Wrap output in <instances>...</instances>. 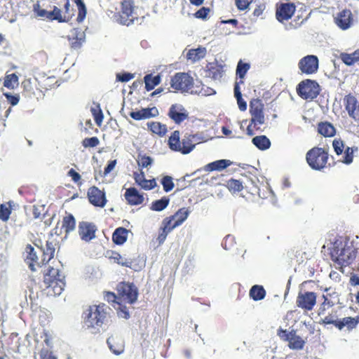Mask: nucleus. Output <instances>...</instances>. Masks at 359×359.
Returning <instances> with one entry per match:
<instances>
[{"mask_svg": "<svg viewBox=\"0 0 359 359\" xmlns=\"http://www.w3.org/2000/svg\"><path fill=\"white\" fill-rule=\"evenodd\" d=\"M4 95L6 97L7 100L11 104V105L15 106L18 104L20 100L19 95H13L10 93H4Z\"/></svg>", "mask_w": 359, "mask_h": 359, "instance_id": "59", "label": "nucleus"}, {"mask_svg": "<svg viewBox=\"0 0 359 359\" xmlns=\"http://www.w3.org/2000/svg\"><path fill=\"white\" fill-rule=\"evenodd\" d=\"M172 221H173V217H165L162 221L161 226L165 228V229H167L171 232L174 229L179 226L178 225H177V223L175 222H172Z\"/></svg>", "mask_w": 359, "mask_h": 359, "instance_id": "42", "label": "nucleus"}, {"mask_svg": "<svg viewBox=\"0 0 359 359\" xmlns=\"http://www.w3.org/2000/svg\"><path fill=\"white\" fill-rule=\"evenodd\" d=\"M188 112L181 104H172L169 110V117L175 123H180L188 118Z\"/></svg>", "mask_w": 359, "mask_h": 359, "instance_id": "16", "label": "nucleus"}, {"mask_svg": "<svg viewBox=\"0 0 359 359\" xmlns=\"http://www.w3.org/2000/svg\"><path fill=\"white\" fill-rule=\"evenodd\" d=\"M359 323V317L352 318V317H346L342 319L339 320V322L337 323V327L341 330L344 328H346L348 330H351L356 327L357 324Z\"/></svg>", "mask_w": 359, "mask_h": 359, "instance_id": "22", "label": "nucleus"}, {"mask_svg": "<svg viewBox=\"0 0 359 359\" xmlns=\"http://www.w3.org/2000/svg\"><path fill=\"white\" fill-rule=\"evenodd\" d=\"M118 300L121 302L133 304L138 295L137 289L133 283H121L117 286Z\"/></svg>", "mask_w": 359, "mask_h": 359, "instance_id": "4", "label": "nucleus"}, {"mask_svg": "<svg viewBox=\"0 0 359 359\" xmlns=\"http://www.w3.org/2000/svg\"><path fill=\"white\" fill-rule=\"evenodd\" d=\"M334 253L337 256V259L346 264H350L355 258V252L351 244H343L342 241H336L334 243Z\"/></svg>", "mask_w": 359, "mask_h": 359, "instance_id": "5", "label": "nucleus"}, {"mask_svg": "<svg viewBox=\"0 0 359 359\" xmlns=\"http://www.w3.org/2000/svg\"><path fill=\"white\" fill-rule=\"evenodd\" d=\"M327 153L319 147H315L306 154V161L309 165L314 170L323 168L327 163Z\"/></svg>", "mask_w": 359, "mask_h": 359, "instance_id": "3", "label": "nucleus"}, {"mask_svg": "<svg viewBox=\"0 0 359 359\" xmlns=\"http://www.w3.org/2000/svg\"><path fill=\"white\" fill-rule=\"evenodd\" d=\"M153 163V159L149 156H138L137 163L138 165L142 168H147L149 165H151Z\"/></svg>", "mask_w": 359, "mask_h": 359, "instance_id": "50", "label": "nucleus"}, {"mask_svg": "<svg viewBox=\"0 0 359 359\" xmlns=\"http://www.w3.org/2000/svg\"><path fill=\"white\" fill-rule=\"evenodd\" d=\"M277 334L281 339L289 342L288 346L291 349L300 350L302 349L304 346V340L299 336H297L296 332L294 330L288 332L286 330L280 328L278 330Z\"/></svg>", "mask_w": 359, "mask_h": 359, "instance_id": "8", "label": "nucleus"}, {"mask_svg": "<svg viewBox=\"0 0 359 359\" xmlns=\"http://www.w3.org/2000/svg\"><path fill=\"white\" fill-rule=\"evenodd\" d=\"M117 309V314L120 318L128 319L130 317V314L126 307H122L121 304H118Z\"/></svg>", "mask_w": 359, "mask_h": 359, "instance_id": "62", "label": "nucleus"}, {"mask_svg": "<svg viewBox=\"0 0 359 359\" xmlns=\"http://www.w3.org/2000/svg\"><path fill=\"white\" fill-rule=\"evenodd\" d=\"M318 131L325 137H332L336 133L334 127L328 122L319 123L318 126Z\"/></svg>", "mask_w": 359, "mask_h": 359, "instance_id": "27", "label": "nucleus"}, {"mask_svg": "<svg viewBox=\"0 0 359 359\" xmlns=\"http://www.w3.org/2000/svg\"><path fill=\"white\" fill-rule=\"evenodd\" d=\"M69 40H72V47L74 48H79L82 43L85 41L86 34L85 32L79 29H74L72 30L69 36Z\"/></svg>", "mask_w": 359, "mask_h": 359, "instance_id": "20", "label": "nucleus"}, {"mask_svg": "<svg viewBox=\"0 0 359 359\" xmlns=\"http://www.w3.org/2000/svg\"><path fill=\"white\" fill-rule=\"evenodd\" d=\"M168 198H162L160 200H157L153 202L151 206V209L154 211H161L168 205Z\"/></svg>", "mask_w": 359, "mask_h": 359, "instance_id": "39", "label": "nucleus"}, {"mask_svg": "<svg viewBox=\"0 0 359 359\" xmlns=\"http://www.w3.org/2000/svg\"><path fill=\"white\" fill-rule=\"evenodd\" d=\"M79 13L77 16V21L79 22H82L86 15V8L84 4H80L79 6H78Z\"/></svg>", "mask_w": 359, "mask_h": 359, "instance_id": "58", "label": "nucleus"}, {"mask_svg": "<svg viewBox=\"0 0 359 359\" xmlns=\"http://www.w3.org/2000/svg\"><path fill=\"white\" fill-rule=\"evenodd\" d=\"M56 243L53 241H48L46 242V249L43 251V255L44 258L42 260V264L43 262H48L50 259H52L54 256L55 250Z\"/></svg>", "mask_w": 359, "mask_h": 359, "instance_id": "29", "label": "nucleus"}, {"mask_svg": "<svg viewBox=\"0 0 359 359\" xmlns=\"http://www.w3.org/2000/svg\"><path fill=\"white\" fill-rule=\"evenodd\" d=\"M75 225V219L72 215L64 217L62 228L65 229L66 233H69V232L74 230Z\"/></svg>", "mask_w": 359, "mask_h": 359, "instance_id": "34", "label": "nucleus"}, {"mask_svg": "<svg viewBox=\"0 0 359 359\" xmlns=\"http://www.w3.org/2000/svg\"><path fill=\"white\" fill-rule=\"evenodd\" d=\"M135 20H137V17L133 2L131 0L123 1L120 15V22L128 26L133 24Z\"/></svg>", "mask_w": 359, "mask_h": 359, "instance_id": "9", "label": "nucleus"}, {"mask_svg": "<svg viewBox=\"0 0 359 359\" xmlns=\"http://www.w3.org/2000/svg\"><path fill=\"white\" fill-rule=\"evenodd\" d=\"M18 77L15 74L6 75L4 79V86L9 89H14L18 86Z\"/></svg>", "mask_w": 359, "mask_h": 359, "instance_id": "38", "label": "nucleus"}, {"mask_svg": "<svg viewBox=\"0 0 359 359\" xmlns=\"http://www.w3.org/2000/svg\"><path fill=\"white\" fill-rule=\"evenodd\" d=\"M100 143V141L97 137H93L90 138H86L83 141V145L85 147H95L97 146Z\"/></svg>", "mask_w": 359, "mask_h": 359, "instance_id": "51", "label": "nucleus"}, {"mask_svg": "<svg viewBox=\"0 0 359 359\" xmlns=\"http://www.w3.org/2000/svg\"><path fill=\"white\" fill-rule=\"evenodd\" d=\"M144 81L145 83V88L149 91L154 88L161 81L159 76H152L151 74H147L144 76Z\"/></svg>", "mask_w": 359, "mask_h": 359, "instance_id": "33", "label": "nucleus"}, {"mask_svg": "<svg viewBox=\"0 0 359 359\" xmlns=\"http://www.w3.org/2000/svg\"><path fill=\"white\" fill-rule=\"evenodd\" d=\"M297 93L303 99L313 100L319 93V85L312 80L303 81L298 86Z\"/></svg>", "mask_w": 359, "mask_h": 359, "instance_id": "6", "label": "nucleus"}, {"mask_svg": "<svg viewBox=\"0 0 359 359\" xmlns=\"http://www.w3.org/2000/svg\"><path fill=\"white\" fill-rule=\"evenodd\" d=\"M134 78V75L130 73L117 74L116 79L118 81L121 82H127Z\"/></svg>", "mask_w": 359, "mask_h": 359, "instance_id": "60", "label": "nucleus"}, {"mask_svg": "<svg viewBox=\"0 0 359 359\" xmlns=\"http://www.w3.org/2000/svg\"><path fill=\"white\" fill-rule=\"evenodd\" d=\"M210 10L209 8H206L205 7L201 8L200 10H198L196 13L195 16L197 18H202L204 19L206 18L209 13Z\"/></svg>", "mask_w": 359, "mask_h": 359, "instance_id": "63", "label": "nucleus"}, {"mask_svg": "<svg viewBox=\"0 0 359 359\" xmlns=\"http://www.w3.org/2000/svg\"><path fill=\"white\" fill-rule=\"evenodd\" d=\"M128 232V230L123 227L116 229L113 233V241L117 245L123 244L127 240Z\"/></svg>", "mask_w": 359, "mask_h": 359, "instance_id": "26", "label": "nucleus"}, {"mask_svg": "<svg viewBox=\"0 0 359 359\" xmlns=\"http://www.w3.org/2000/svg\"><path fill=\"white\" fill-rule=\"evenodd\" d=\"M106 318V313L103 306H90L84 312V324L87 328L94 329L92 332H97L104 323Z\"/></svg>", "mask_w": 359, "mask_h": 359, "instance_id": "2", "label": "nucleus"}, {"mask_svg": "<svg viewBox=\"0 0 359 359\" xmlns=\"http://www.w3.org/2000/svg\"><path fill=\"white\" fill-rule=\"evenodd\" d=\"M25 251L27 253L26 259L32 262L29 264V267L31 268V269L34 270L33 262H35L38 265H40V264H41L40 262H38L39 258L37 256V252L36 251L34 248H33L32 246H31L29 245L26 247Z\"/></svg>", "mask_w": 359, "mask_h": 359, "instance_id": "30", "label": "nucleus"}, {"mask_svg": "<svg viewBox=\"0 0 359 359\" xmlns=\"http://www.w3.org/2000/svg\"><path fill=\"white\" fill-rule=\"evenodd\" d=\"M353 150L352 148L347 147L345 150V156L343 159H341V162L346 164H350L353 161Z\"/></svg>", "mask_w": 359, "mask_h": 359, "instance_id": "54", "label": "nucleus"}, {"mask_svg": "<svg viewBox=\"0 0 359 359\" xmlns=\"http://www.w3.org/2000/svg\"><path fill=\"white\" fill-rule=\"evenodd\" d=\"M253 0H236V6L239 10H245Z\"/></svg>", "mask_w": 359, "mask_h": 359, "instance_id": "61", "label": "nucleus"}, {"mask_svg": "<svg viewBox=\"0 0 359 359\" xmlns=\"http://www.w3.org/2000/svg\"><path fill=\"white\" fill-rule=\"evenodd\" d=\"M195 136H184L181 141L180 152L182 154H188L195 148V143H194V139Z\"/></svg>", "mask_w": 359, "mask_h": 359, "instance_id": "23", "label": "nucleus"}, {"mask_svg": "<svg viewBox=\"0 0 359 359\" xmlns=\"http://www.w3.org/2000/svg\"><path fill=\"white\" fill-rule=\"evenodd\" d=\"M125 197L128 203L133 205H139L143 203L144 197L140 194L135 188H129L125 193Z\"/></svg>", "mask_w": 359, "mask_h": 359, "instance_id": "21", "label": "nucleus"}, {"mask_svg": "<svg viewBox=\"0 0 359 359\" xmlns=\"http://www.w3.org/2000/svg\"><path fill=\"white\" fill-rule=\"evenodd\" d=\"M227 187L229 191L233 192H238L243 189L242 183L237 180H230L227 182Z\"/></svg>", "mask_w": 359, "mask_h": 359, "instance_id": "40", "label": "nucleus"}, {"mask_svg": "<svg viewBox=\"0 0 359 359\" xmlns=\"http://www.w3.org/2000/svg\"><path fill=\"white\" fill-rule=\"evenodd\" d=\"M109 258L113 260L115 263H117L121 266L130 267L132 262L130 259L122 257L120 254L116 252H112Z\"/></svg>", "mask_w": 359, "mask_h": 359, "instance_id": "35", "label": "nucleus"}, {"mask_svg": "<svg viewBox=\"0 0 359 359\" xmlns=\"http://www.w3.org/2000/svg\"><path fill=\"white\" fill-rule=\"evenodd\" d=\"M250 68V65L248 63H243L240 61L237 65L236 74L241 78L243 79L246 72Z\"/></svg>", "mask_w": 359, "mask_h": 359, "instance_id": "44", "label": "nucleus"}, {"mask_svg": "<svg viewBox=\"0 0 359 359\" xmlns=\"http://www.w3.org/2000/svg\"><path fill=\"white\" fill-rule=\"evenodd\" d=\"M295 11V7L292 4H282L276 11V18L280 22L287 20L292 18Z\"/></svg>", "mask_w": 359, "mask_h": 359, "instance_id": "17", "label": "nucleus"}, {"mask_svg": "<svg viewBox=\"0 0 359 359\" xmlns=\"http://www.w3.org/2000/svg\"><path fill=\"white\" fill-rule=\"evenodd\" d=\"M231 161L229 160L222 159L208 163L205 166V171L222 170L229 166Z\"/></svg>", "mask_w": 359, "mask_h": 359, "instance_id": "25", "label": "nucleus"}, {"mask_svg": "<svg viewBox=\"0 0 359 359\" xmlns=\"http://www.w3.org/2000/svg\"><path fill=\"white\" fill-rule=\"evenodd\" d=\"M156 185L155 180H146L144 179L140 185L142 189L150 190L154 188Z\"/></svg>", "mask_w": 359, "mask_h": 359, "instance_id": "55", "label": "nucleus"}, {"mask_svg": "<svg viewBox=\"0 0 359 359\" xmlns=\"http://www.w3.org/2000/svg\"><path fill=\"white\" fill-rule=\"evenodd\" d=\"M191 94H198L201 96H208L216 93L215 90L211 88L203 86L200 90H191Z\"/></svg>", "mask_w": 359, "mask_h": 359, "instance_id": "43", "label": "nucleus"}, {"mask_svg": "<svg viewBox=\"0 0 359 359\" xmlns=\"http://www.w3.org/2000/svg\"><path fill=\"white\" fill-rule=\"evenodd\" d=\"M318 58L313 55H309L302 57L299 63L298 67L302 74L307 75L317 72L318 69Z\"/></svg>", "mask_w": 359, "mask_h": 359, "instance_id": "10", "label": "nucleus"}, {"mask_svg": "<svg viewBox=\"0 0 359 359\" xmlns=\"http://www.w3.org/2000/svg\"><path fill=\"white\" fill-rule=\"evenodd\" d=\"M148 127L154 133L159 135L160 136L164 135L167 132V127L164 124L159 122H151L148 123Z\"/></svg>", "mask_w": 359, "mask_h": 359, "instance_id": "36", "label": "nucleus"}, {"mask_svg": "<svg viewBox=\"0 0 359 359\" xmlns=\"http://www.w3.org/2000/svg\"><path fill=\"white\" fill-rule=\"evenodd\" d=\"M180 132L175 130L171 135L168 140V144L170 149L172 151H178L181 150L180 149Z\"/></svg>", "mask_w": 359, "mask_h": 359, "instance_id": "31", "label": "nucleus"}, {"mask_svg": "<svg viewBox=\"0 0 359 359\" xmlns=\"http://www.w3.org/2000/svg\"><path fill=\"white\" fill-rule=\"evenodd\" d=\"M109 349L116 355H120L124 351L123 341L118 336H111L107 339Z\"/></svg>", "mask_w": 359, "mask_h": 359, "instance_id": "19", "label": "nucleus"}, {"mask_svg": "<svg viewBox=\"0 0 359 359\" xmlns=\"http://www.w3.org/2000/svg\"><path fill=\"white\" fill-rule=\"evenodd\" d=\"M316 303V295L313 292H299L297 298V306L304 310L311 311Z\"/></svg>", "mask_w": 359, "mask_h": 359, "instance_id": "12", "label": "nucleus"}, {"mask_svg": "<svg viewBox=\"0 0 359 359\" xmlns=\"http://www.w3.org/2000/svg\"><path fill=\"white\" fill-rule=\"evenodd\" d=\"M144 119L155 117L158 115V110L156 107L142 109Z\"/></svg>", "mask_w": 359, "mask_h": 359, "instance_id": "41", "label": "nucleus"}, {"mask_svg": "<svg viewBox=\"0 0 359 359\" xmlns=\"http://www.w3.org/2000/svg\"><path fill=\"white\" fill-rule=\"evenodd\" d=\"M223 75V70L221 67L215 66L212 67L210 69V76H211L215 80H218L222 78Z\"/></svg>", "mask_w": 359, "mask_h": 359, "instance_id": "46", "label": "nucleus"}, {"mask_svg": "<svg viewBox=\"0 0 359 359\" xmlns=\"http://www.w3.org/2000/svg\"><path fill=\"white\" fill-rule=\"evenodd\" d=\"M344 104L348 116L355 121H359V102L352 95H346L344 98Z\"/></svg>", "mask_w": 359, "mask_h": 359, "instance_id": "13", "label": "nucleus"}, {"mask_svg": "<svg viewBox=\"0 0 359 359\" xmlns=\"http://www.w3.org/2000/svg\"><path fill=\"white\" fill-rule=\"evenodd\" d=\"M49 13L50 20H57L60 22L65 21V18L62 17L61 11L55 6H54L53 11H49Z\"/></svg>", "mask_w": 359, "mask_h": 359, "instance_id": "48", "label": "nucleus"}, {"mask_svg": "<svg viewBox=\"0 0 359 359\" xmlns=\"http://www.w3.org/2000/svg\"><path fill=\"white\" fill-rule=\"evenodd\" d=\"M96 226L88 222H81L79 224L78 232L82 241L89 242L95 238Z\"/></svg>", "mask_w": 359, "mask_h": 359, "instance_id": "14", "label": "nucleus"}, {"mask_svg": "<svg viewBox=\"0 0 359 359\" xmlns=\"http://www.w3.org/2000/svg\"><path fill=\"white\" fill-rule=\"evenodd\" d=\"M264 105L259 99H254L250 104V111L252 115L251 124H264V115L263 113Z\"/></svg>", "mask_w": 359, "mask_h": 359, "instance_id": "11", "label": "nucleus"}, {"mask_svg": "<svg viewBox=\"0 0 359 359\" xmlns=\"http://www.w3.org/2000/svg\"><path fill=\"white\" fill-rule=\"evenodd\" d=\"M341 59L347 65H351L356 62L355 60V58L353 57V55L352 53L351 54L341 53Z\"/></svg>", "mask_w": 359, "mask_h": 359, "instance_id": "57", "label": "nucleus"}, {"mask_svg": "<svg viewBox=\"0 0 359 359\" xmlns=\"http://www.w3.org/2000/svg\"><path fill=\"white\" fill-rule=\"evenodd\" d=\"M332 146L334 151L337 155H340L343 153L344 149V142L340 140H334L332 142Z\"/></svg>", "mask_w": 359, "mask_h": 359, "instance_id": "53", "label": "nucleus"}, {"mask_svg": "<svg viewBox=\"0 0 359 359\" xmlns=\"http://www.w3.org/2000/svg\"><path fill=\"white\" fill-rule=\"evenodd\" d=\"M170 232V231L165 229V228H163L162 226L160 227L158 236L157 238V241H158L159 245H161L162 243H163V242L166 239L168 234Z\"/></svg>", "mask_w": 359, "mask_h": 359, "instance_id": "56", "label": "nucleus"}, {"mask_svg": "<svg viewBox=\"0 0 359 359\" xmlns=\"http://www.w3.org/2000/svg\"><path fill=\"white\" fill-rule=\"evenodd\" d=\"M33 11L36 13L37 16L49 19V11L41 8L38 3L34 5Z\"/></svg>", "mask_w": 359, "mask_h": 359, "instance_id": "45", "label": "nucleus"}, {"mask_svg": "<svg viewBox=\"0 0 359 359\" xmlns=\"http://www.w3.org/2000/svg\"><path fill=\"white\" fill-rule=\"evenodd\" d=\"M11 210L10 207H8L5 204L1 205L0 207V219L2 221H7L9 219L10 215H11Z\"/></svg>", "mask_w": 359, "mask_h": 359, "instance_id": "47", "label": "nucleus"}, {"mask_svg": "<svg viewBox=\"0 0 359 359\" xmlns=\"http://www.w3.org/2000/svg\"><path fill=\"white\" fill-rule=\"evenodd\" d=\"M322 321L324 324H333L337 327V323L339 322V320L337 319V316L335 313H332L325 316L322 318Z\"/></svg>", "mask_w": 359, "mask_h": 359, "instance_id": "52", "label": "nucleus"}, {"mask_svg": "<svg viewBox=\"0 0 359 359\" xmlns=\"http://www.w3.org/2000/svg\"><path fill=\"white\" fill-rule=\"evenodd\" d=\"M88 197L91 204L103 208L107 203L104 193L96 187H90L88 191Z\"/></svg>", "mask_w": 359, "mask_h": 359, "instance_id": "15", "label": "nucleus"}, {"mask_svg": "<svg viewBox=\"0 0 359 359\" xmlns=\"http://www.w3.org/2000/svg\"><path fill=\"white\" fill-rule=\"evenodd\" d=\"M252 142L258 149L261 150L267 149L271 146V142L269 139L265 135L256 136L252 139Z\"/></svg>", "mask_w": 359, "mask_h": 359, "instance_id": "28", "label": "nucleus"}, {"mask_svg": "<svg viewBox=\"0 0 359 359\" xmlns=\"http://www.w3.org/2000/svg\"><path fill=\"white\" fill-rule=\"evenodd\" d=\"M171 87L176 90L191 92L193 79L186 73H177L171 79Z\"/></svg>", "mask_w": 359, "mask_h": 359, "instance_id": "7", "label": "nucleus"}, {"mask_svg": "<svg viewBox=\"0 0 359 359\" xmlns=\"http://www.w3.org/2000/svg\"><path fill=\"white\" fill-rule=\"evenodd\" d=\"M43 283L48 295L57 296L62 292L65 286V276L59 269L52 267L45 273Z\"/></svg>", "mask_w": 359, "mask_h": 359, "instance_id": "1", "label": "nucleus"}, {"mask_svg": "<svg viewBox=\"0 0 359 359\" xmlns=\"http://www.w3.org/2000/svg\"><path fill=\"white\" fill-rule=\"evenodd\" d=\"M351 12L349 10H343L335 17V22L342 29L350 27L352 22Z\"/></svg>", "mask_w": 359, "mask_h": 359, "instance_id": "18", "label": "nucleus"}, {"mask_svg": "<svg viewBox=\"0 0 359 359\" xmlns=\"http://www.w3.org/2000/svg\"><path fill=\"white\" fill-rule=\"evenodd\" d=\"M161 183L164 191L166 192L171 191L174 187V183L172 182V177L170 176L164 177Z\"/></svg>", "mask_w": 359, "mask_h": 359, "instance_id": "49", "label": "nucleus"}, {"mask_svg": "<svg viewBox=\"0 0 359 359\" xmlns=\"http://www.w3.org/2000/svg\"><path fill=\"white\" fill-rule=\"evenodd\" d=\"M190 211L185 208L178 210L174 215L171 216L173 217V220L175 219L177 225L180 226L189 217Z\"/></svg>", "mask_w": 359, "mask_h": 359, "instance_id": "32", "label": "nucleus"}, {"mask_svg": "<svg viewBox=\"0 0 359 359\" xmlns=\"http://www.w3.org/2000/svg\"><path fill=\"white\" fill-rule=\"evenodd\" d=\"M40 355L41 359H56L48 350H42Z\"/></svg>", "mask_w": 359, "mask_h": 359, "instance_id": "64", "label": "nucleus"}, {"mask_svg": "<svg viewBox=\"0 0 359 359\" xmlns=\"http://www.w3.org/2000/svg\"><path fill=\"white\" fill-rule=\"evenodd\" d=\"M207 50L204 47H198L195 49H191L188 51L187 57L192 62H196L203 58L206 55Z\"/></svg>", "mask_w": 359, "mask_h": 359, "instance_id": "24", "label": "nucleus"}, {"mask_svg": "<svg viewBox=\"0 0 359 359\" xmlns=\"http://www.w3.org/2000/svg\"><path fill=\"white\" fill-rule=\"evenodd\" d=\"M250 295L255 301L261 300L265 297V290L262 286L254 285L250 291Z\"/></svg>", "mask_w": 359, "mask_h": 359, "instance_id": "37", "label": "nucleus"}]
</instances>
